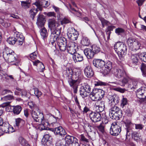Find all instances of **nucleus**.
Here are the masks:
<instances>
[{
	"label": "nucleus",
	"instance_id": "nucleus-1",
	"mask_svg": "<svg viewBox=\"0 0 146 146\" xmlns=\"http://www.w3.org/2000/svg\"><path fill=\"white\" fill-rule=\"evenodd\" d=\"M81 81V77L79 75L78 73L72 74V77L68 80L70 85L73 88L74 92L75 93L77 92L78 86Z\"/></svg>",
	"mask_w": 146,
	"mask_h": 146
},
{
	"label": "nucleus",
	"instance_id": "nucleus-2",
	"mask_svg": "<svg viewBox=\"0 0 146 146\" xmlns=\"http://www.w3.org/2000/svg\"><path fill=\"white\" fill-rule=\"evenodd\" d=\"M24 37L22 34L16 32L14 33L13 37H9L7 40V42L10 44H14L17 43L19 45H21L23 43Z\"/></svg>",
	"mask_w": 146,
	"mask_h": 146
},
{
	"label": "nucleus",
	"instance_id": "nucleus-3",
	"mask_svg": "<svg viewBox=\"0 0 146 146\" xmlns=\"http://www.w3.org/2000/svg\"><path fill=\"white\" fill-rule=\"evenodd\" d=\"M3 56L5 60L9 62L16 61L17 56L15 53L8 48H6L3 52Z\"/></svg>",
	"mask_w": 146,
	"mask_h": 146
},
{
	"label": "nucleus",
	"instance_id": "nucleus-4",
	"mask_svg": "<svg viewBox=\"0 0 146 146\" xmlns=\"http://www.w3.org/2000/svg\"><path fill=\"white\" fill-rule=\"evenodd\" d=\"M114 47L115 51L119 56L122 57L126 54L127 46L123 42H117L115 44Z\"/></svg>",
	"mask_w": 146,
	"mask_h": 146
},
{
	"label": "nucleus",
	"instance_id": "nucleus-5",
	"mask_svg": "<svg viewBox=\"0 0 146 146\" xmlns=\"http://www.w3.org/2000/svg\"><path fill=\"white\" fill-rule=\"evenodd\" d=\"M104 95V92L100 89H95L90 94V97L93 101L99 100Z\"/></svg>",
	"mask_w": 146,
	"mask_h": 146
},
{
	"label": "nucleus",
	"instance_id": "nucleus-6",
	"mask_svg": "<svg viewBox=\"0 0 146 146\" xmlns=\"http://www.w3.org/2000/svg\"><path fill=\"white\" fill-rule=\"evenodd\" d=\"M109 115L112 119H115L117 117L120 118L122 116V111L117 106H114L110 109Z\"/></svg>",
	"mask_w": 146,
	"mask_h": 146
},
{
	"label": "nucleus",
	"instance_id": "nucleus-7",
	"mask_svg": "<svg viewBox=\"0 0 146 146\" xmlns=\"http://www.w3.org/2000/svg\"><path fill=\"white\" fill-rule=\"evenodd\" d=\"M127 42L130 49L132 51H136L140 48L141 44L140 42L133 38H128Z\"/></svg>",
	"mask_w": 146,
	"mask_h": 146
},
{
	"label": "nucleus",
	"instance_id": "nucleus-8",
	"mask_svg": "<svg viewBox=\"0 0 146 146\" xmlns=\"http://www.w3.org/2000/svg\"><path fill=\"white\" fill-rule=\"evenodd\" d=\"M121 131V126L118 122L113 123L110 129V134L113 136H117Z\"/></svg>",
	"mask_w": 146,
	"mask_h": 146
},
{
	"label": "nucleus",
	"instance_id": "nucleus-9",
	"mask_svg": "<svg viewBox=\"0 0 146 146\" xmlns=\"http://www.w3.org/2000/svg\"><path fill=\"white\" fill-rule=\"evenodd\" d=\"M31 114L33 118L36 121L40 123L43 121L44 116L43 113L40 112V111L38 108L33 110Z\"/></svg>",
	"mask_w": 146,
	"mask_h": 146
},
{
	"label": "nucleus",
	"instance_id": "nucleus-10",
	"mask_svg": "<svg viewBox=\"0 0 146 146\" xmlns=\"http://www.w3.org/2000/svg\"><path fill=\"white\" fill-rule=\"evenodd\" d=\"M91 88L90 86L88 84L85 83L80 88V95L82 97H86L88 94L90 93Z\"/></svg>",
	"mask_w": 146,
	"mask_h": 146
},
{
	"label": "nucleus",
	"instance_id": "nucleus-11",
	"mask_svg": "<svg viewBox=\"0 0 146 146\" xmlns=\"http://www.w3.org/2000/svg\"><path fill=\"white\" fill-rule=\"evenodd\" d=\"M58 26V24L56 21L54 19H50L48 21V27L54 34H56L55 30Z\"/></svg>",
	"mask_w": 146,
	"mask_h": 146
},
{
	"label": "nucleus",
	"instance_id": "nucleus-12",
	"mask_svg": "<svg viewBox=\"0 0 146 146\" xmlns=\"http://www.w3.org/2000/svg\"><path fill=\"white\" fill-rule=\"evenodd\" d=\"M89 117L93 122H97L101 120V116L99 113L91 111L89 114Z\"/></svg>",
	"mask_w": 146,
	"mask_h": 146
},
{
	"label": "nucleus",
	"instance_id": "nucleus-13",
	"mask_svg": "<svg viewBox=\"0 0 146 146\" xmlns=\"http://www.w3.org/2000/svg\"><path fill=\"white\" fill-rule=\"evenodd\" d=\"M136 95L139 99L144 100L146 98V88L141 87L137 91Z\"/></svg>",
	"mask_w": 146,
	"mask_h": 146
},
{
	"label": "nucleus",
	"instance_id": "nucleus-14",
	"mask_svg": "<svg viewBox=\"0 0 146 146\" xmlns=\"http://www.w3.org/2000/svg\"><path fill=\"white\" fill-rule=\"evenodd\" d=\"M114 72L115 76L119 78L124 77L126 76V72L123 69H115L114 71Z\"/></svg>",
	"mask_w": 146,
	"mask_h": 146
},
{
	"label": "nucleus",
	"instance_id": "nucleus-15",
	"mask_svg": "<svg viewBox=\"0 0 146 146\" xmlns=\"http://www.w3.org/2000/svg\"><path fill=\"white\" fill-rule=\"evenodd\" d=\"M34 65L37 66V70L38 72H42L45 69L43 64L39 60H37L33 62Z\"/></svg>",
	"mask_w": 146,
	"mask_h": 146
},
{
	"label": "nucleus",
	"instance_id": "nucleus-16",
	"mask_svg": "<svg viewBox=\"0 0 146 146\" xmlns=\"http://www.w3.org/2000/svg\"><path fill=\"white\" fill-rule=\"evenodd\" d=\"M58 126V127L55 128L54 129H53L54 133L61 136L65 135L66 134L65 130L61 126L59 125Z\"/></svg>",
	"mask_w": 146,
	"mask_h": 146
},
{
	"label": "nucleus",
	"instance_id": "nucleus-17",
	"mask_svg": "<svg viewBox=\"0 0 146 146\" xmlns=\"http://www.w3.org/2000/svg\"><path fill=\"white\" fill-rule=\"evenodd\" d=\"M9 124L8 123H4L1 126L2 130L5 133L13 132V128L12 127H9Z\"/></svg>",
	"mask_w": 146,
	"mask_h": 146
},
{
	"label": "nucleus",
	"instance_id": "nucleus-18",
	"mask_svg": "<svg viewBox=\"0 0 146 146\" xmlns=\"http://www.w3.org/2000/svg\"><path fill=\"white\" fill-rule=\"evenodd\" d=\"M93 65L98 68H101L104 66L105 62L101 59H95L93 62Z\"/></svg>",
	"mask_w": 146,
	"mask_h": 146
},
{
	"label": "nucleus",
	"instance_id": "nucleus-19",
	"mask_svg": "<svg viewBox=\"0 0 146 146\" xmlns=\"http://www.w3.org/2000/svg\"><path fill=\"white\" fill-rule=\"evenodd\" d=\"M132 139L137 142H139L142 141V136L140 133L136 131L133 132L132 133Z\"/></svg>",
	"mask_w": 146,
	"mask_h": 146
},
{
	"label": "nucleus",
	"instance_id": "nucleus-20",
	"mask_svg": "<svg viewBox=\"0 0 146 146\" xmlns=\"http://www.w3.org/2000/svg\"><path fill=\"white\" fill-rule=\"evenodd\" d=\"M42 141L44 142L45 144L48 146L51 144L52 141V138L49 134L45 135L42 139Z\"/></svg>",
	"mask_w": 146,
	"mask_h": 146
},
{
	"label": "nucleus",
	"instance_id": "nucleus-21",
	"mask_svg": "<svg viewBox=\"0 0 146 146\" xmlns=\"http://www.w3.org/2000/svg\"><path fill=\"white\" fill-rule=\"evenodd\" d=\"M46 20L42 15H40L37 18L36 23L39 27H43L45 23Z\"/></svg>",
	"mask_w": 146,
	"mask_h": 146
},
{
	"label": "nucleus",
	"instance_id": "nucleus-22",
	"mask_svg": "<svg viewBox=\"0 0 146 146\" xmlns=\"http://www.w3.org/2000/svg\"><path fill=\"white\" fill-rule=\"evenodd\" d=\"M8 108H9L10 109L12 108L13 112L14 114L15 115H18L19 114L22 110V107L19 105L9 106Z\"/></svg>",
	"mask_w": 146,
	"mask_h": 146
},
{
	"label": "nucleus",
	"instance_id": "nucleus-23",
	"mask_svg": "<svg viewBox=\"0 0 146 146\" xmlns=\"http://www.w3.org/2000/svg\"><path fill=\"white\" fill-rule=\"evenodd\" d=\"M104 66L105 69L104 70L103 73L105 75L108 74L112 68V65L111 62L110 61L105 63Z\"/></svg>",
	"mask_w": 146,
	"mask_h": 146
},
{
	"label": "nucleus",
	"instance_id": "nucleus-24",
	"mask_svg": "<svg viewBox=\"0 0 146 146\" xmlns=\"http://www.w3.org/2000/svg\"><path fill=\"white\" fill-rule=\"evenodd\" d=\"M67 35L70 39L74 41L77 39L78 33L77 31H75V32L73 33H71L70 32L68 31L67 33Z\"/></svg>",
	"mask_w": 146,
	"mask_h": 146
},
{
	"label": "nucleus",
	"instance_id": "nucleus-25",
	"mask_svg": "<svg viewBox=\"0 0 146 146\" xmlns=\"http://www.w3.org/2000/svg\"><path fill=\"white\" fill-rule=\"evenodd\" d=\"M84 53L88 58L92 59L94 57V54L91 49L90 48H86L84 51Z\"/></svg>",
	"mask_w": 146,
	"mask_h": 146
},
{
	"label": "nucleus",
	"instance_id": "nucleus-26",
	"mask_svg": "<svg viewBox=\"0 0 146 146\" xmlns=\"http://www.w3.org/2000/svg\"><path fill=\"white\" fill-rule=\"evenodd\" d=\"M45 4L46 6H48V2L44 1H40V0L37 1L36 2L33 3V4L35 5L38 9L40 11L42 10V7L44 6V4Z\"/></svg>",
	"mask_w": 146,
	"mask_h": 146
},
{
	"label": "nucleus",
	"instance_id": "nucleus-27",
	"mask_svg": "<svg viewBox=\"0 0 146 146\" xmlns=\"http://www.w3.org/2000/svg\"><path fill=\"white\" fill-rule=\"evenodd\" d=\"M84 72L85 75L88 78H90L93 75L94 72L90 66L86 67L84 70Z\"/></svg>",
	"mask_w": 146,
	"mask_h": 146
},
{
	"label": "nucleus",
	"instance_id": "nucleus-28",
	"mask_svg": "<svg viewBox=\"0 0 146 146\" xmlns=\"http://www.w3.org/2000/svg\"><path fill=\"white\" fill-rule=\"evenodd\" d=\"M63 74L65 75L68 80L72 77L73 74V71L70 68H66L65 70L63 71Z\"/></svg>",
	"mask_w": 146,
	"mask_h": 146
},
{
	"label": "nucleus",
	"instance_id": "nucleus-29",
	"mask_svg": "<svg viewBox=\"0 0 146 146\" xmlns=\"http://www.w3.org/2000/svg\"><path fill=\"white\" fill-rule=\"evenodd\" d=\"M62 118V115L59 111H57L56 112V114L55 116L52 115L50 117V121H52V119H54V121L53 122L54 123L55 121H56Z\"/></svg>",
	"mask_w": 146,
	"mask_h": 146
},
{
	"label": "nucleus",
	"instance_id": "nucleus-30",
	"mask_svg": "<svg viewBox=\"0 0 146 146\" xmlns=\"http://www.w3.org/2000/svg\"><path fill=\"white\" fill-rule=\"evenodd\" d=\"M115 28V26L113 25L108 26L107 27L105 32L106 33V35H107L108 40L110 39V35L111 33V31H112Z\"/></svg>",
	"mask_w": 146,
	"mask_h": 146
},
{
	"label": "nucleus",
	"instance_id": "nucleus-31",
	"mask_svg": "<svg viewBox=\"0 0 146 146\" xmlns=\"http://www.w3.org/2000/svg\"><path fill=\"white\" fill-rule=\"evenodd\" d=\"M58 34H56L57 36H54L55 38H56V40L57 44H63L65 42V44L67 43V40L66 38L63 37H59L58 36Z\"/></svg>",
	"mask_w": 146,
	"mask_h": 146
},
{
	"label": "nucleus",
	"instance_id": "nucleus-32",
	"mask_svg": "<svg viewBox=\"0 0 146 146\" xmlns=\"http://www.w3.org/2000/svg\"><path fill=\"white\" fill-rule=\"evenodd\" d=\"M73 58L75 62L82 61L83 60V56L80 54L76 52L74 54Z\"/></svg>",
	"mask_w": 146,
	"mask_h": 146
},
{
	"label": "nucleus",
	"instance_id": "nucleus-33",
	"mask_svg": "<svg viewBox=\"0 0 146 146\" xmlns=\"http://www.w3.org/2000/svg\"><path fill=\"white\" fill-rule=\"evenodd\" d=\"M140 54L138 55L137 54H132L131 57V59L132 63L135 65L137 63L139 58H140Z\"/></svg>",
	"mask_w": 146,
	"mask_h": 146
},
{
	"label": "nucleus",
	"instance_id": "nucleus-34",
	"mask_svg": "<svg viewBox=\"0 0 146 146\" xmlns=\"http://www.w3.org/2000/svg\"><path fill=\"white\" fill-rule=\"evenodd\" d=\"M21 5L25 9H27L31 6V0L28 1H21Z\"/></svg>",
	"mask_w": 146,
	"mask_h": 146
},
{
	"label": "nucleus",
	"instance_id": "nucleus-35",
	"mask_svg": "<svg viewBox=\"0 0 146 146\" xmlns=\"http://www.w3.org/2000/svg\"><path fill=\"white\" fill-rule=\"evenodd\" d=\"M24 123V121L20 118H19L16 119H15V127L17 128L20 125H23Z\"/></svg>",
	"mask_w": 146,
	"mask_h": 146
},
{
	"label": "nucleus",
	"instance_id": "nucleus-36",
	"mask_svg": "<svg viewBox=\"0 0 146 146\" xmlns=\"http://www.w3.org/2000/svg\"><path fill=\"white\" fill-rule=\"evenodd\" d=\"M40 33L41 36L44 39L46 38L48 35L47 31L44 27L41 29Z\"/></svg>",
	"mask_w": 146,
	"mask_h": 146
},
{
	"label": "nucleus",
	"instance_id": "nucleus-37",
	"mask_svg": "<svg viewBox=\"0 0 146 146\" xmlns=\"http://www.w3.org/2000/svg\"><path fill=\"white\" fill-rule=\"evenodd\" d=\"M19 141L21 144L23 146H30L26 140L22 137L19 138Z\"/></svg>",
	"mask_w": 146,
	"mask_h": 146
},
{
	"label": "nucleus",
	"instance_id": "nucleus-38",
	"mask_svg": "<svg viewBox=\"0 0 146 146\" xmlns=\"http://www.w3.org/2000/svg\"><path fill=\"white\" fill-rule=\"evenodd\" d=\"M91 50L94 53V54H96L99 53L100 49L99 46L96 45H93L91 46Z\"/></svg>",
	"mask_w": 146,
	"mask_h": 146
},
{
	"label": "nucleus",
	"instance_id": "nucleus-39",
	"mask_svg": "<svg viewBox=\"0 0 146 146\" xmlns=\"http://www.w3.org/2000/svg\"><path fill=\"white\" fill-rule=\"evenodd\" d=\"M72 137L73 136H70L69 135H67L65 137V142L68 145H69L73 143Z\"/></svg>",
	"mask_w": 146,
	"mask_h": 146
},
{
	"label": "nucleus",
	"instance_id": "nucleus-40",
	"mask_svg": "<svg viewBox=\"0 0 146 146\" xmlns=\"http://www.w3.org/2000/svg\"><path fill=\"white\" fill-rule=\"evenodd\" d=\"M132 84L129 85L128 87L131 89L136 88L138 86L137 82L136 80H133L132 81Z\"/></svg>",
	"mask_w": 146,
	"mask_h": 146
},
{
	"label": "nucleus",
	"instance_id": "nucleus-41",
	"mask_svg": "<svg viewBox=\"0 0 146 146\" xmlns=\"http://www.w3.org/2000/svg\"><path fill=\"white\" fill-rule=\"evenodd\" d=\"M90 43V40L87 37H84L81 41V43L82 45L85 46H88L89 44Z\"/></svg>",
	"mask_w": 146,
	"mask_h": 146
},
{
	"label": "nucleus",
	"instance_id": "nucleus-42",
	"mask_svg": "<svg viewBox=\"0 0 146 146\" xmlns=\"http://www.w3.org/2000/svg\"><path fill=\"white\" fill-rule=\"evenodd\" d=\"M38 11L37 9L32 8L29 11V13L33 19H34L36 14Z\"/></svg>",
	"mask_w": 146,
	"mask_h": 146
},
{
	"label": "nucleus",
	"instance_id": "nucleus-43",
	"mask_svg": "<svg viewBox=\"0 0 146 146\" xmlns=\"http://www.w3.org/2000/svg\"><path fill=\"white\" fill-rule=\"evenodd\" d=\"M141 70L142 72V75L144 77L146 76V65L143 63H142L141 65Z\"/></svg>",
	"mask_w": 146,
	"mask_h": 146
},
{
	"label": "nucleus",
	"instance_id": "nucleus-44",
	"mask_svg": "<svg viewBox=\"0 0 146 146\" xmlns=\"http://www.w3.org/2000/svg\"><path fill=\"white\" fill-rule=\"evenodd\" d=\"M3 99L5 101H10L14 100L13 96L11 95H8L4 97Z\"/></svg>",
	"mask_w": 146,
	"mask_h": 146
},
{
	"label": "nucleus",
	"instance_id": "nucleus-45",
	"mask_svg": "<svg viewBox=\"0 0 146 146\" xmlns=\"http://www.w3.org/2000/svg\"><path fill=\"white\" fill-rule=\"evenodd\" d=\"M129 79L128 78H124L122 80L120 81L121 83L119 85L122 86H124L125 85L127 84L129 82Z\"/></svg>",
	"mask_w": 146,
	"mask_h": 146
},
{
	"label": "nucleus",
	"instance_id": "nucleus-46",
	"mask_svg": "<svg viewBox=\"0 0 146 146\" xmlns=\"http://www.w3.org/2000/svg\"><path fill=\"white\" fill-rule=\"evenodd\" d=\"M57 44L58 46L59 47L61 51H64L66 50L67 44H65V42H64L63 44Z\"/></svg>",
	"mask_w": 146,
	"mask_h": 146
},
{
	"label": "nucleus",
	"instance_id": "nucleus-47",
	"mask_svg": "<svg viewBox=\"0 0 146 146\" xmlns=\"http://www.w3.org/2000/svg\"><path fill=\"white\" fill-rule=\"evenodd\" d=\"M98 100V101H97L95 103V106L105 107V102L104 101L99 100Z\"/></svg>",
	"mask_w": 146,
	"mask_h": 146
},
{
	"label": "nucleus",
	"instance_id": "nucleus-48",
	"mask_svg": "<svg viewBox=\"0 0 146 146\" xmlns=\"http://www.w3.org/2000/svg\"><path fill=\"white\" fill-rule=\"evenodd\" d=\"M34 90L35 94L38 98H39L42 95V93L37 88H34Z\"/></svg>",
	"mask_w": 146,
	"mask_h": 146
},
{
	"label": "nucleus",
	"instance_id": "nucleus-49",
	"mask_svg": "<svg viewBox=\"0 0 146 146\" xmlns=\"http://www.w3.org/2000/svg\"><path fill=\"white\" fill-rule=\"evenodd\" d=\"M125 129L126 130V137L130 136L131 134L132 135V133L133 132H132V129L130 127H126Z\"/></svg>",
	"mask_w": 146,
	"mask_h": 146
},
{
	"label": "nucleus",
	"instance_id": "nucleus-50",
	"mask_svg": "<svg viewBox=\"0 0 146 146\" xmlns=\"http://www.w3.org/2000/svg\"><path fill=\"white\" fill-rule=\"evenodd\" d=\"M28 104L29 107L32 109L33 110H35L36 109L38 108V107L36 105H35V103L33 102H29Z\"/></svg>",
	"mask_w": 146,
	"mask_h": 146
},
{
	"label": "nucleus",
	"instance_id": "nucleus-51",
	"mask_svg": "<svg viewBox=\"0 0 146 146\" xmlns=\"http://www.w3.org/2000/svg\"><path fill=\"white\" fill-rule=\"evenodd\" d=\"M116 96H113L111 98L110 100V102H111L113 105H115L117 103L118 100L116 98Z\"/></svg>",
	"mask_w": 146,
	"mask_h": 146
},
{
	"label": "nucleus",
	"instance_id": "nucleus-52",
	"mask_svg": "<svg viewBox=\"0 0 146 146\" xmlns=\"http://www.w3.org/2000/svg\"><path fill=\"white\" fill-rule=\"evenodd\" d=\"M124 32V29L121 28L116 29L115 30V33L118 35H121V34L123 33Z\"/></svg>",
	"mask_w": 146,
	"mask_h": 146
},
{
	"label": "nucleus",
	"instance_id": "nucleus-53",
	"mask_svg": "<svg viewBox=\"0 0 146 146\" xmlns=\"http://www.w3.org/2000/svg\"><path fill=\"white\" fill-rule=\"evenodd\" d=\"M75 48V47H72L70 48L69 49L68 48V49H67V50L68 53L71 54H74L76 52V50Z\"/></svg>",
	"mask_w": 146,
	"mask_h": 146
},
{
	"label": "nucleus",
	"instance_id": "nucleus-54",
	"mask_svg": "<svg viewBox=\"0 0 146 146\" xmlns=\"http://www.w3.org/2000/svg\"><path fill=\"white\" fill-rule=\"evenodd\" d=\"M139 57L143 61L146 62V52L141 53Z\"/></svg>",
	"mask_w": 146,
	"mask_h": 146
},
{
	"label": "nucleus",
	"instance_id": "nucleus-55",
	"mask_svg": "<svg viewBox=\"0 0 146 146\" xmlns=\"http://www.w3.org/2000/svg\"><path fill=\"white\" fill-rule=\"evenodd\" d=\"M76 44L74 42H70L68 44L67 46V50L72 47H76Z\"/></svg>",
	"mask_w": 146,
	"mask_h": 146
},
{
	"label": "nucleus",
	"instance_id": "nucleus-56",
	"mask_svg": "<svg viewBox=\"0 0 146 146\" xmlns=\"http://www.w3.org/2000/svg\"><path fill=\"white\" fill-rule=\"evenodd\" d=\"M98 129L102 132H103L104 131V126L103 125V124L101 123L100 125L96 126Z\"/></svg>",
	"mask_w": 146,
	"mask_h": 146
},
{
	"label": "nucleus",
	"instance_id": "nucleus-57",
	"mask_svg": "<svg viewBox=\"0 0 146 146\" xmlns=\"http://www.w3.org/2000/svg\"><path fill=\"white\" fill-rule=\"evenodd\" d=\"M126 127H130V126L131 123V121L130 119H127L123 121Z\"/></svg>",
	"mask_w": 146,
	"mask_h": 146
},
{
	"label": "nucleus",
	"instance_id": "nucleus-58",
	"mask_svg": "<svg viewBox=\"0 0 146 146\" xmlns=\"http://www.w3.org/2000/svg\"><path fill=\"white\" fill-rule=\"evenodd\" d=\"M108 84L106 83L100 81H98L96 82L95 83V86H107Z\"/></svg>",
	"mask_w": 146,
	"mask_h": 146
},
{
	"label": "nucleus",
	"instance_id": "nucleus-59",
	"mask_svg": "<svg viewBox=\"0 0 146 146\" xmlns=\"http://www.w3.org/2000/svg\"><path fill=\"white\" fill-rule=\"evenodd\" d=\"M16 90L15 92V94L16 95L20 96L21 94L22 89L18 87H17L16 88Z\"/></svg>",
	"mask_w": 146,
	"mask_h": 146
},
{
	"label": "nucleus",
	"instance_id": "nucleus-60",
	"mask_svg": "<svg viewBox=\"0 0 146 146\" xmlns=\"http://www.w3.org/2000/svg\"><path fill=\"white\" fill-rule=\"evenodd\" d=\"M104 108L105 107L95 106V109L97 113L102 112L104 110Z\"/></svg>",
	"mask_w": 146,
	"mask_h": 146
},
{
	"label": "nucleus",
	"instance_id": "nucleus-61",
	"mask_svg": "<svg viewBox=\"0 0 146 146\" xmlns=\"http://www.w3.org/2000/svg\"><path fill=\"white\" fill-rule=\"evenodd\" d=\"M135 129L137 130H142L144 127V126L141 124H135Z\"/></svg>",
	"mask_w": 146,
	"mask_h": 146
},
{
	"label": "nucleus",
	"instance_id": "nucleus-62",
	"mask_svg": "<svg viewBox=\"0 0 146 146\" xmlns=\"http://www.w3.org/2000/svg\"><path fill=\"white\" fill-rule=\"evenodd\" d=\"M127 100L126 98H123L121 100V106L123 108V107L127 104Z\"/></svg>",
	"mask_w": 146,
	"mask_h": 146
},
{
	"label": "nucleus",
	"instance_id": "nucleus-63",
	"mask_svg": "<svg viewBox=\"0 0 146 146\" xmlns=\"http://www.w3.org/2000/svg\"><path fill=\"white\" fill-rule=\"evenodd\" d=\"M102 25H108L110 24V23L108 21L105 19H100Z\"/></svg>",
	"mask_w": 146,
	"mask_h": 146
},
{
	"label": "nucleus",
	"instance_id": "nucleus-64",
	"mask_svg": "<svg viewBox=\"0 0 146 146\" xmlns=\"http://www.w3.org/2000/svg\"><path fill=\"white\" fill-rule=\"evenodd\" d=\"M37 57V55L35 52L32 53L30 55V57L32 60H34Z\"/></svg>",
	"mask_w": 146,
	"mask_h": 146
}]
</instances>
